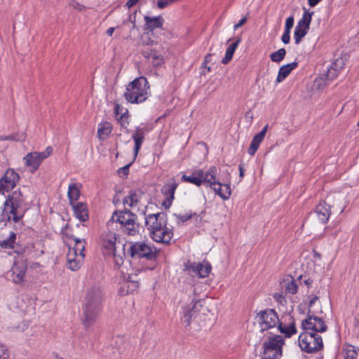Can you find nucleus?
Returning <instances> with one entry per match:
<instances>
[{"instance_id": "473e14b6", "label": "nucleus", "mask_w": 359, "mask_h": 359, "mask_svg": "<svg viewBox=\"0 0 359 359\" xmlns=\"http://www.w3.org/2000/svg\"><path fill=\"white\" fill-rule=\"evenodd\" d=\"M81 195L80 189L76 184L72 183L69 185L67 196L69 200V204L73 205L79 200Z\"/></svg>"}, {"instance_id": "423d86ee", "label": "nucleus", "mask_w": 359, "mask_h": 359, "mask_svg": "<svg viewBox=\"0 0 359 359\" xmlns=\"http://www.w3.org/2000/svg\"><path fill=\"white\" fill-rule=\"evenodd\" d=\"M285 340L280 335L269 337L268 340L263 343L264 358L280 359L283 355V346Z\"/></svg>"}, {"instance_id": "bf43d9fd", "label": "nucleus", "mask_w": 359, "mask_h": 359, "mask_svg": "<svg viewBox=\"0 0 359 359\" xmlns=\"http://www.w3.org/2000/svg\"><path fill=\"white\" fill-rule=\"evenodd\" d=\"M17 135L11 134L9 135H0V141H18V140L16 137Z\"/></svg>"}, {"instance_id": "a18cd8bd", "label": "nucleus", "mask_w": 359, "mask_h": 359, "mask_svg": "<svg viewBox=\"0 0 359 359\" xmlns=\"http://www.w3.org/2000/svg\"><path fill=\"white\" fill-rule=\"evenodd\" d=\"M194 215H196V213H189V214H185V215H180L174 213L173 216L177 218V224H181L184 223L185 222L191 219Z\"/></svg>"}, {"instance_id": "9d476101", "label": "nucleus", "mask_w": 359, "mask_h": 359, "mask_svg": "<svg viewBox=\"0 0 359 359\" xmlns=\"http://www.w3.org/2000/svg\"><path fill=\"white\" fill-rule=\"evenodd\" d=\"M257 317L259 318V325L262 332L276 327L279 322L278 313L273 309L260 311L257 313Z\"/></svg>"}, {"instance_id": "49530a36", "label": "nucleus", "mask_w": 359, "mask_h": 359, "mask_svg": "<svg viewBox=\"0 0 359 359\" xmlns=\"http://www.w3.org/2000/svg\"><path fill=\"white\" fill-rule=\"evenodd\" d=\"M25 212V210H16L14 212H9V211H8V215H12L13 216L12 217H11V220H13L15 223L20 222L23 218Z\"/></svg>"}, {"instance_id": "cd10ccee", "label": "nucleus", "mask_w": 359, "mask_h": 359, "mask_svg": "<svg viewBox=\"0 0 359 359\" xmlns=\"http://www.w3.org/2000/svg\"><path fill=\"white\" fill-rule=\"evenodd\" d=\"M344 65V63L342 59H337L327 69L326 74L327 79L329 80L335 79L338 76L339 72L343 69Z\"/></svg>"}, {"instance_id": "864d4df0", "label": "nucleus", "mask_w": 359, "mask_h": 359, "mask_svg": "<svg viewBox=\"0 0 359 359\" xmlns=\"http://www.w3.org/2000/svg\"><path fill=\"white\" fill-rule=\"evenodd\" d=\"M294 25L293 16L288 17L285 20V31L290 32Z\"/></svg>"}, {"instance_id": "c9c22d12", "label": "nucleus", "mask_w": 359, "mask_h": 359, "mask_svg": "<svg viewBox=\"0 0 359 359\" xmlns=\"http://www.w3.org/2000/svg\"><path fill=\"white\" fill-rule=\"evenodd\" d=\"M278 327L279 331L284 334L286 337H290L297 333L295 322L294 320H292L290 325L288 326H283L281 323H279Z\"/></svg>"}, {"instance_id": "f8f14e48", "label": "nucleus", "mask_w": 359, "mask_h": 359, "mask_svg": "<svg viewBox=\"0 0 359 359\" xmlns=\"http://www.w3.org/2000/svg\"><path fill=\"white\" fill-rule=\"evenodd\" d=\"M302 328L304 330H310L313 332H324L327 330V327L322 318L311 315L309 309L307 318L302 320Z\"/></svg>"}, {"instance_id": "72a5a7b5", "label": "nucleus", "mask_w": 359, "mask_h": 359, "mask_svg": "<svg viewBox=\"0 0 359 359\" xmlns=\"http://www.w3.org/2000/svg\"><path fill=\"white\" fill-rule=\"evenodd\" d=\"M304 13L302 18L299 20L297 26L302 28H305L309 30L310 25L312 20V15H313V11H309V10L303 8Z\"/></svg>"}, {"instance_id": "e2e57ef3", "label": "nucleus", "mask_w": 359, "mask_h": 359, "mask_svg": "<svg viewBox=\"0 0 359 359\" xmlns=\"http://www.w3.org/2000/svg\"><path fill=\"white\" fill-rule=\"evenodd\" d=\"M136 13H137V11H135L133 13H131L128 16V20L133 24V29L136 28V24H135Z\"/></svg>"}, {"instance_id": "a211bd4d", "label": "nucleus", "mask_w": 359, "mask_h": 359, "mask_svg": "<svg viewBox=\"0 0 359 359\" xmlns=\"http://www.w3.org/2000/svg\"><path fill=\"white\" fill-rule=\"evenodd\" d=\"M142 56L151 62L154 67H161L164 63L163 57L162 55L155 49L147 48L141 51Z\"/></svg>"}, {"instance_id": "f257e3e1", "label": "nucleus", "mask_w": 359, "mask_h": 359, "mask_svg": "<svg viewBox=\"0 0 359 359\" xmlns=\"http://www.w3.org/2000/svg\"><path fill=\"white\" fill-rule=\"evenodd\" d=\"M102 299V292L100 287L93 286L88 291L83 308V323L86 329L91 327L101 313Z\"/></svg>"}, {"instance_id": "f03ea898", "label": "nucleus", "mask_w": 359, "mask_h": 359, "mask_svg": "<svg viewBox=\"0 0 359 359\" xmlns=\"http://www.w3.org/2000/svg\"><path fill=\"white\" fill-rule=\"evenodd\" d=\"M128 248L125 250L126 244L123 245L124 256H128L133 259H144L149 262H156L159 255V250L153 244L144 241H128Z\"/></svg>"}, {"instance_id": "7c9ffc66", "label": "nucleus", "mask_w": 359, "mask_h": 359, "mask_svg": "<svg viewBox=\"0 0 359 359\" xmlns=\"http://www.w3.org/2000/svg\"><path fill=\"white\" fill-rule=\"evenodd\" d=\"M217 169L215 166L212 165L207 170L206 172H203V182L209 184L210 187L215 186L216 184H219V181L216 180V174Z\"/></svg>"}, {"instance_id": "412c9836", "label": "nucleus", "mask_w": 359, "mask_h": 359, "mask_svg": "<svg viewBox=\"0 0 359 359\" xmlns=\"http://www.w3.org/2000/svg\"><path fill=\"white\" fill-rule=\"evenodd\" d=\"M69 228V225L66 224L64 228L62 229L61 233L62 235L73 239L75 242L74 245V256H77L79 255L81 257H84V250H85V240L79 239L78 238L74 237L73 235H69V233L66 231Z\"/></svg>"}, {"instance_id": "4c0bfd02", "label": "nucleus", "mask_w": 359, "mask_h": 359, "mask_svg": "<svg viewBox=\"0 0 359 359\" xmlns=\"http://www.w3.org/2000/svg\"><path fill=\"white\" fill-rule=\"evenodd\" d=\"M263 140H264V139L262 137H261L259 135H258L257 134H256L253 137L252 142L250 143V145L248 148V154L250 156H254L255 154V153L257 152V151L258 150V149L259 147L260 144L262 143V142Z\"/></svg>"}, {"instance_id": "1a4fd4ad", "label": "nucleus", "mask_w": 359, "mask_h": 359, "mask_svg": "<svg viewBox=\"0 0 359 359\" xmlns=\"http://www.w3.org/2000/svg\"><path fill=\"white\" fill-rule=\"evenodd\" d=\"M202 302V299H192L189 304L183 306L180 320L184 327H189L191 325V320L195 318L201 311L203 307Z\"/></svg>"}, {"instance_id": "bb28decb", "label": "nucleus", "mask_w": 359, "mask_h": 359, "mask_svg": "<svg viewBox=\"0 0 359 359\" xmlns=\"http://www.w3.org/2000/svg\"><path fill=\"white\" fill-rule=\"evenodd\" d=\"M130 276H128L127 281L123 283L118 290V293L121 295H126L136 291L139 287L138 281L130 280Z\"/></svg>"}, {"instance_id": "f3484780", "label": "nucleus", "mask_w": 359, "mask_h": 359, "mask_svg": "<svg viewBox=\"0 0 359 359\" xmlns=\"http://www.w3.org/2000/svg\"><path fill=\"white\" fill-rule=\"evenodd\" d=\"M16 233L11 232L8 238L2 241H0V246L5 249H13L14 252L18 255H22L25 252V247L19 245V243H15Z\"/></svg>"}, {"instance_id": "5701e85b", "label": "nucleus", "mask_w": 359, "mask_h": 359, "mask_svg": "<svg viewBox=\"0 0 359 359\" xmlns=\"http://www.w3.org/2000/svg\"><path fill=\"white\" fill-rule=\"evenodd\" d=\"M145 21L144 30L153 32L156 28H161L164 23V19L162 16L149 17L144 16Z\"/></svg>"}, {"instance_id": "c756f323", "label": "nucleus", "mask_w": 359, "mask_h": 359, "mask_svg": "<svg viewBox=\"0 0 359 359\" xmlns=\"http://www.w3.org/2000/svg\"><path fill=\"white\" fill-rule=\"evenodd\" d=\"M218 187L212 186V189L215 194L219 196L223 200H227L229 198L231 194V189L229 184H222L219 182V184H216Z\"/></svg>"}, {"instance_id": "680f3d73", "label": "nucleus", "mask_w": 359, "mask_h": 359, "mask_svg": "<svg viewBox=\"0 0 359 359\" xmlns=\"http://www.w3.org/2000/svg\"><path fill=\"white\" fill-rule=\"evenodd\" d=\"M309 310H311V308L315 304L316 302L318 299V297L316 295H309Z\"/></svg>"}, {"instance_id": "4be33fe9", "label": "nucleus", "mask_w": 359, "mask_h": 359, "mask_svg": "<svg viewBox=\"0 0 359 359\" xmlns=\"http://www.w3.org/2000/svg\"><path fill=\"white\" fill-rule=\"evenodd\" d=\"M74 214L81 222H86L89 219L88 210L86 203L78 202L71 205Z\"/></svg>"}, {"instance_id": "de8ad7c7", "label": "nucleus", "mask_w": 359, "mask_h": 359, "mask_svg": "<svg viewBox=\"0 0 359 359\" xmlns=\"http://www.w3.org/2000/svg\"><path fill=\"white\" fill-rule=\"evenodd\" d=\"M128 214V217L126 219H125L124 222L121 225V230L123 231L124 229V226H126L127 224H130V222L134 221V219H137V215L134 214L131 210H128L126 212Z\"/></svg>"}, {"instance_id": "6e6d98bb", "label": "nucleus", "mask_w": 359, "mask_h": 359, "mask_svg": "<svg viewBox=\"0 0 359 359\" xmlns=\"http://www.w3.org/2000/svg\"><path fill=\"white\" fill-rule=\"evenodd\" d=\"M111 255H114V262L116 266H120L123 264L124 260H123V257L120 255H118L116 254V250L114 251L113 252H111Z\"/></svg>"}, {"instance_id": "393cba45", "label": "nucleus", "mask_w": 359, "mask_h": 359, "mask_svg": "<svg viewBox=\"0 0 359 359\" xmlns=\"http://www.w3.org/2000/svg\"><path fill=\"white\" fill-rule=\"evenodd\" d=\"M203 177V171L202 170H195L190 176L183 175L181 180L182 182H189L197 187H200L204 182Z\"/></svg>"}, {"instance_id": "37998d69", "label": "nucleus", "mask_w": 359, "mask_h": 359, "mask_svg": "<svg viewBox=\"0 0 359 359\" xmlns=\"http://www.w3.org/2000/svg\"><path fill=\"white\" fill-rule=\"evenodd\" d=\"M81 265L80 259H77L76 257L71 258V255H68L67 259V267L72 271H77Z\"/></svg>"}, {"instance_id": "a19ab883", "label": "nucleus", "mask_w": 359, "mask_h": 359, "mask_svg": "<svg viewBox=\"0 0 359 359\" xmlns=\"http://www.w3.org/2000/svg\"><path fill=\"white\" fill-rule=\"evenodd\" d=\"M345 348L343 351L345 352V359H355L358 356V352L355 349V347L351 344H345Z\"/></svg>"}, {"instance_id": "6ab92c4d", "label": "nucleus", "mask_w": 359, "mask_h": 359, "mask_svg": "<svg viewBox=\"0 0 359 359\" xmlns=\"http://www.w3.org/2000/svg\"><path fill=\"white\" fill-rule=\"evenodd\" d=\"M146 132L145 126H137L135 128V133H133L132 138L135 142L134 146V159L137 156V154L141 148V146L144 140V135Z\"/></svg>"}, {"instance_id": "ea45409f", "label": "nucleus", "mask_w": 359, "mask_h": 359, "mask_svg": "<svg viewBox=\"0 0 359 359\" xmlns=\"http://www.w3.org/2000/svg\"><path fill=\"white\" fill-rule=\"evenodd\" d=\"M309 29L296 26L294 32L295 44H299L302 39L307 34Z\"/></svg>"}, {"instance_id": "c03bdc74", "label": "nucleus", "mask_w": 359, "mask_h": 359, "mask_svg": "<svg viewBox=\"0 0 359 359\" xmlns=\"http://www.w3.org/2000/svg\"><path fill=\"white\" fill-rule=\"evenodd\" d=\"M128 117H129V113L128 109H125V111L121 114V115L119 116L116 118L118 123L121 125L122 128H127L129 121H128Z\"/></svg>"}, {"instance_id": "69168bd1", "label": "nucleus", "mask_w": 359, "mask_h": 359, "mask_svg": "<svg viewBox=\"0 0 359 359\" xmlns=\"http://www.w3.org/2000/svg\"><path fill=\"white\" fill-rule=\"evenodd\" d=\"M246 22H247V17L245 16V17L243 18L242 19H241L238 23L234 25L233 29L235 30H236L239 27L244 25L246 23Z\"/></svg>"}, {"instance_id": "c85d7f7f", "label": "nucleus", "mask_w": 359, "mask_h": 359, "mask_svg": "<svg viewBox=\"0 0 359 359\" xmlns=\"http://www.w3.org/2000/svg\"><path fill=\"white\" fill-rule=\"evenodd\" d=\"M178 184H179L175 181L174 178L170 179V180L161 188L162 194L165 197L170 198V199H174L175 192L178 187Z\"/></svg>"}, {"instance_id": "3c124183", "label": "nucleus", "mask_w": 359, "mask_h": 359, "mask_svg": "<svg viewBox=\"0 0 359 359\" xmlns=\"http://www.w3.org/2000/svg\"><path fill=\"white\" fill-rule=\"evenodd\" d=\"M135 159H133V161L132 162H130V163L126 165L125 166L122 167V168H120L117 172L120 175V176H121V174H123V177H127L128 173H129V168L131 166V165L133 164V163L134 162Z\"/></svg>"}, {"instance_id": "dca6fc26", "label": "nucleus", "mask_w": 359, "mask_h": 359, "mask_svg": "<svg viewBox=\"0 0 359 359\" xmlns=\"http://www.w3.org/2000/svg\"><path fill=\"white\" fill-rule=\"evenodd\" d=\"M102 245L106 250V255H111V253L116 250V234L111 231H108L102 234L100 237Z\"/></svg>"}, {"instance_id": "6e6552de", "label": "nucleus", "mask_w": 359, "mask_h": 359, "mask_svg": "<svg viewBox=\"0 0 359 359\" xmlns=\"http://www.w3.org/2000/svg\"><path fill=\"white\" fill-rule=\"evenodd\" d=\"M167 214L165 212L149 214L145 217V225L149 231L150 237L153 236V233L161 231L163 227L167 226Z\"/></svg>"}, {"instance_id": "09e8293b", "label": "nucleus", "mask_w": 359, "mask_h": 359, "mask_svg": "<svg viewBox=\"0 0 359 359\" xmlns=\"http://www.w3.org/2000/svg\"><path fill=\"white\" fill-rule=\"evenodd\" d=\"M178 0H158L157 1V7L160 9H163L175 2Z\"/></svg>"}, {"instance_id": "052dcab7", "label": "nucleus", "mask_w": 359, "mask_h": 359, "mask_svg": "<svg viewBox=\"0 0 359 359\" xmlns=\"http://www.w3.org/2000/svg\"><path fill=\"white\" fill-rule=\"evenodd\" d=\"M173 200L174 199H170V198L165 197V200L162 202V206H163L165 209H169L172 205Z\"/></svg>"}, {"instance_id": "ddd939ff", "label": "nucleus", "mask_w": 359, "mask_h": 359, "mask_svg": "<svg viewBox=\"0 0 359 359\" xmlns=\"http://www.w3.org/2000/svg\"><path fill=\"white\" fill-rule=\"evenodd\" d=\"M0 179L6 188V192H9L14 189L20 178L13 169L8 168Z\"/></svg>"}, {"instance_id": "aec40b11", "label": "nucleus", "mask_w": 359, "mask_h": 359, "mask_svg": "<svg viewBox=\"0 0 359 359\" xmlns=\"http://www.w3.org/2000/svg\"><path fill=\"white\" fill-rule=\"evenodd\" d=\"M173 237V231L169 229L167 226L163 227L161 231L153 233L151 236V239L156 243H161L163 244H170V240Z\"/></svg>"}, {"instance_id": "4468645a", "label": "nucleus", "mask_w": 359, "mask_h": 359, "mask_svg": "<svg viewBox=\"0 0 359 359\" xmlns=\"http://www.w3.org/2000/svg\"><path fill=\"white\" fill-rule=\"evenodd\" d=\"M185 266L187 269L191 270L199 278L208 277L212 270L211 264L208 262L204 264L201 262L187 264Z\"/></svg>"}, {"instance_id": "b1692460", "label": "nucleus", "mask_w": 359, "mask_h": 359, "mask_svg": "<svg viewBox=\"0 0 359 359\" xmlns=\"http://www.w3.org/2000/svg\"><path fill=\"white\" fill-rule=\"evenodd\" d=\"M282 287L284 289L285 294H295L298 291V285L294 278L288 275L281 283Z\"/></svg>"}, {"instance_id": "5fc2aeb1", "label": "nucleus", "mask_w": 359, "mask_h": 359, "mask_svg": "<svg viewBox=\"0 0 359 359\" xmlns=\"http://www.w3.org/2000/svg\"><path fill=\"white\" fill-rule=\"evenodd\" d=\"M8 357V348L4 344L0 343V359H7Z\"/></svg>"}, {"instance_id": "338daca9", "label": "nucleus", "mask_w": 359, "mask_h": 359, "mask_svg": "<svg viewBox=\"0 0 359 359\" xmlns=\"http://www.w3.org/2000/svg\"><path fill=\"white\" fill-rule=\"evenodd\" d=\"M244 163H241L238 165V169H239V176L242 179L243 177H244V172H245V169H244Z\"/></svg>"}, {"instance_id": "603ef678", "label": "nucleus", "mask_w": 359, "mask_h": 359, "mask_svg": "<svg viewBox=\"0 0 359 359\" xmlns=\"http://www.w3.org/2000/svg\"><path fill=\"white\" fill-rule=\"evenodd\" d=\"M125 108L120 105L118 102L114 103V114L116 118L119 117L121 114H123L125 111Z\"/></svg>"}, {"instance_id": "9b49d317", "label": "nucleus", "mask_w": 359, "mask_h": 359, "mask_svg": "<svg viewBox=\"0 0 359 359\" xmlns=\"http://www.w3.org/2000/svg\"><path fill=\"white\" fill-rule=\"evenodd\" d=\"M27 269V260L21 257L15 260L10 271L11 279L14 283L24 285V278Z\"/></svg>"}, {"instance_id": "13d9d810", "label": "nucleus", "mask_w": 359, "mask_h": 359, "mask_svg": "<svg viewBox=\"0 0 359 359\" xmlns=\"http://www.w3.org/2000/svg\"><path fill=\"white\" fill-rule=\"evenodd\" d=\"M281 41L285 44H288L290 41V32L284 30V32L281 36Z\"/></svg>"}, {"instance_id": "8fccbe9b", "label": "nucleus", "mask_w": 359, "mask_h": 359, "mask_svg": "<svg viewBox=\"0 0 359 359\" xmlns=\"http://www.w3.org/2000/svg\"><path fill=\"white\" fill-rule=\"evenodd\" d=\"M241 40H242V39H241V36H237L236 38V41L228 46V48H226V50L234 54L236 48H238V45L241 42Z\"/></svg>"}, {"instance_id": "774afa93", "label": "nucleus", "mask_w": 359, "mask_h": 359, "mask_svg": "<svg viewBox=\"0 0 359 359\" xmlns=\"http://www.w3.org/2000/svg\"><path fill=\"white\" fill-rule=\"evenodd\" d=\"M268 128H269V125L266 124L263 128L262 130L257 133L258 135H259L261 137H262L263 139H264V137L266 135V133L267 132V130H268Z\"/></svg>"}, {"instance_id": "20e7f679", "label": "nucleus", "mask_w": 359, "mask_h": 359, "mask_svg": "<svg viewBox=\"0 0 359 359\" xmlns=\"http://www.w3.org/2000/svg\"><path fill=\"white\" fill-rule=\"evenodd\" d=\"M25 198L22 192L18 189L8 194L4 203V208L1 214L0 222H4L6 225L11 221V215H8L7 208H10L9 212H14L16 210H22Z\"/></svg>"}, {"instance_id": "e433bc0d", "label": "nucleus", "mask_w": 359, "mask_h": 359, "mask_svg": "<svg viewBox=\"0 0 359 359\" xmlns=\"http://www.w3.org/2000/svg\"><path fill=\"white\" fill-rule=\"evenodd\" d=\"M140 225L137 222V219H134L130 224L124 226L123 233L128 236H135L139 233Z\"/></svg>"}, {"instance_id": "a878e982", "label": "nucleus", "mask_w": 359, "mask_h": 359, "mask_svg": "<svg viewBox=\"0 0 359 359\" xmlns=\"http://www.w3.org/2000/svg\"><path fill=\"white\" fill-rule=\"evenodd\" d=\"M298 66V62L297 61H294L291 63L283 65L280 67L278 76L276 78V82L280 83L283 80H285L287 76L292 72L293 69H294Z\"/></svg>"}, {"instance_id": "0e129e2a", "label": "nucleus", "mask_w": 359, "mask_h": 359, "mask_svg": "<svg viewBox=\"0 0 359 359\" xmlns=\"http://www.w3.org/2000/svg\"><path fill=\"white\" fill-rule=\"evenodd\" d=\"M273 298L280 304H282L283 302H285V296L283 294L276 293L273 295Z\"/></svg>"}, {"instance_id": "58836bf2", "label": "nucleus", "mask_w": 359, "mask_h": 359, "mask_svg": "<svg viewBox=\"0 0 359 359\" xmlns=\"http://www.w3.org/2000/svg\"><path fill=\"white\" fill-rule=\"evenodd\" d=\"M128 210V209H125L124 210L114 211L110 219V221L112 222H118L121 225L128 217V214L126 213Z\"/></svg>"}, {"instance_id": "4d7b16f0", "label": "nucleus", "mask_w": 359, "mask_h": 359, "mask_svg": "<svg viewBox=\"0 0 359 359\" xmlns=\"http://www.w3.org/2000/svg\"><path fill=\"white\" fill-rule=\"evenodd\" d=\"M233 53L226 50L225 56L222 60V63L224 65L228 64L233 58Z\"/></svg>"}, {"instance_id": "39448f33", "label": "nucleus", "mask_w": 359, "mask_h": 359, "mask_svg": "<svg viewBox=\"0 0 359 359\" xmlns=\"http://www.w3.org/2000/svg\"><path fill=\"white\" fill-rule=\"evenodd\" d=\"M298 341L301 350L307 353H316L323 348L322 337L313 332H302Z\"/></svg>"}, {"instance_id": "2f4dec72", "label": "nucleus", "mask_w": 359, "mask_h": 359, "mask_svg": "<svg viewBox=\"0 0 359 359\" xmlns=\"http://www.w3.org/2000/svg\"><path fill=\"white\" fill-rule=\"evenodd\" d=\"M144 195V192L140 189H132L130 191L128 196L123 198V203H128L130 200L129 206L133 207L138 204L140 199Z\"/></svg>"}, {"instance_id": "7ed1b4c3", "label": "nucleus", "mask_w": 359, "mask_h": 359, "mask_svg": "<svg viewBox=\"0 0 359 359\" xmlns=\"http://www.w3.org/2000/svg\"><path fill=\"white\" fill-rule=\"evenodd\" d=\"M149 89L147 79L144 76H140L128 84L123 96L128 102L140 104L148 98Z\"/></svg>"}, {"instance_id": "0eeeda50", "label": "nucleus", "mask_w": 359, "mask_h": 359, "mask_svg": "<svg viewBox=\"0 0 359 359\" xmlns=\"http://www.w3.org/2000/svg\"><path fill=\"white\" fill-rule=\"evenodd\" d=\"M52 153L53 148L50 146L42 152H29L23 158L25 165L29 168L30 171L33 173L39 169L43 161L50 156Z\"/></svg>"}, {"instance_id": "2eb2a0df", "label": "nucleus", "mask_w": 359, "mask_h": 359, "mask_svg": "<svg viewBox=\"0 0 359 359\" xmlns=\"http://www.w3.org/2000/svg\"><path fill=\"white\" fill-rule=\"evenodd\" d=\"M315 214L319 221L322 224H326L331 215V206L325 201H320L318 205H316L313 212H311L310 215Z\"/></svg>"}, {"instance_id": "79ce46f5", "label": "nucleus", "mask_w": 359, "mask_h": 359, "mask_svg": "<svg viewBox=\"0 0 359 359\" xmlns=\"http://www.w3.org/2000/svg\"><path fill=\"white\" fill-rule=\"evenodd\" d=\"M286 55V50L284 48L278 49L277 51L272 53L270 55V59L275 62H281Z\"/></svg>"}, {"instance_id": "f704fd0d", "label": "nucleus", "mask_w": 359, "mask_h": 359, "mask_svg": "<svg viewBox=\"0 0 359 359\" xmlns=\"http://www.w3.org/2000/svg\"><path fill=\"white\" fill-rule=\"evenodd\" d=\"M112 130V125L109 122H103L99 124L97 135L100 139L107 137Z\"/></svg>"}]
</instances>
